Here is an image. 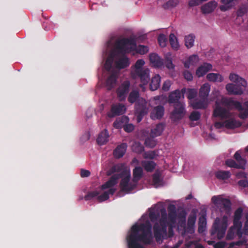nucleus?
<instances>
[{"label":"nucleus","instance_id":"nucleus-1","mask_svg":"<svg viewBox=\"0 0 248 248\" xmlns=\"http://www.w3.org/2000/svg\"><path fill=\"white\" fill-rule=\"evenodd\" d=\"M152 228V225L149 221L133 225L130 233L126 237L128 248H144L139 242L145 245L151 244L153 240Z\"/></svg>","mask_w":248,"mask_h":248},{"label":"nucleus","instance_id":"nucleus-2","mask_svg":"<svg viewBox=\"0 0 248 248\" xmlns=\"http://www.w3.org/2000/svg\"><path fill=\"white\" fill-rule=\"evenodd\" d=\"M145 62L142 59H139L135 62L133 69L131 72V76L133 79L139 78L140 81V86L142 88L147 85L150 80V70L148 68H144L143 66Z\"/></svg>","mask_w":248,"mask_h":248},{"label":"nucleus","instance_id":"nucleus-3","mask_svg":"<svg viewBox=\"0 0 248 248\" xmlns=\"http://www.w3.org/2000/svg\"><path fill=\"white\" fill-rule=\"evenodd\" d=\"M229 79L231 81L235 83V84L229 83L226 85V89L229 93L235 95L242 94L243 93L242 88H245L247 85L245 79L234 74H231L229 76Z\"/></svg>","mask_w":248,"mask_h":248},{"label":"nucleus","instance_id":"nucleus-4","mask_svg":"<svg viewBox=\"0 0 248 248\" xmlns=\"http://www.w3.org/2000/svg\"><path fill=\"white\" fill-rule=\"evenodd\" d=\"M128 45L136 47V39L130 37L118 39L115 42L114 47L118 54L124 55L134 50L132 46L129 47Z\"/></svg>","mask_w":248,"mask_h":248},{"label":"nucleus","instance_id":"nucleus-5","mask_svg":"<svg viewBox=\"0 0 248 248\" xmlns=\"http://www.w3.org/2000/svg\"><path fill=\"white\" fill-rule=\"evenodd\" d=\"M220 103L228 108H235L240 111L239 114L240 118L245 119L248 117V109H244L240 102L233 100L231 98L222 97Z\"/></svg>","mask_w":248,"mask_h":248},{"label":"nucleus","instance_id":"nucleus-6","mask_svg":"<svg viewBox=\"0 0 248 248\" xmlns=\"http://www.w3.org/2000/svg\"><path fill=\"white\" fill-rule=\"evenodd\" d=\"M118 175L121 176L120 178H122L120 187L122 192L128 193L135 188L137 184L130 182L131 175L129 171L124 170Z\"/></svg>","mask_w":248,"mask_h":248},{"label":"nucleus","instance_id":"nucleus-7","mask_svg":"<svg viewBox=\"0 0 248 248\" xmlns=\"http://www.w3.org/2000/svg\"><path fill=\"white\" fill-rule=\"evenodd\" d=\"M219 221L217 218L215 220L211 231V234H217V238L221 239L224 237L228 226L227 216H224L220 223Z\"/></svg>","mask_w":248,"mask_h":248},{"label":"nucleus","instance_id":"nucleus-8","mask_svg":"<svg viewBox=\"0 0 248 248\" xmlns=\"http://www.w3.org/2000/svg\"><path fill=\"white\" fill-rule=\"evenodd\" d=\"M135 109L137 122L140 123L144 116L148 113V108L146 100L143 98L139 99L136 103Z\"/></svg>","mask_w":248,"mask_h":248},{"label":"nucleus","instance_id":"nucleus-9","mask_svg":"<svg viewBox=\"0 0 248 248\" xmlns=\"http://www.w3.org/2000/svg\"><path fill=\"white\" fill-rule=\"evenodd\" d=\"M174 109L171 113V119L174 122L181 120L185 115V108L182 103L174 104Z\"/></svg>","mask_w":248,"mask_h":248},{"label":"nucleus","instance_id":"nucleus-10","mask_svg":"<svg viewBox=\"0 0 248 248\" xmlns=\"http://www.w3.org/2000/svg\"><path fill=\"white\" fill-rule=\"evenodd\" d=\"M126 108L124 105L121 103L112 104L109 111L107 113L109 118H113L116 116L123 114L125 111Z\"/></svg>","mask_w":248,"mask_h":248},{"label":"nucleus","instance_id":"nucleus-11","mask_svg":"<svg viewBox=\"0 0 248 248\" xmlns=\"http://www.w3.org/2000/svg\"><path fill=\"white\" fill-rule=\"evenodd\" d=\"M130 83L128 80L124 81L117 89V94L120 100L125 99L126 96L129 91Z\"/></svg>","mask_w":248,"mask_h":248},{"label":"nucleus","instance_id":"nucleus-12","mask_svg":"<svg viewBox=\"0 0 248 248\" xmlns=\"http://www.w3.org/2000/svg\"><path fill=\"white\" fill-rule=\"evenodd\" d=\"M243 209L241 207H239L234 212L233 217V224L234 226L237 227L238 228L237 233L239 236L243 234L242 230V223L241 221V219L242 217Z\"/></svg>","mask_w":248,"mask_h":248},{"label":"nucleus","instance_id":"nucleus-13","mask_svg":"<svg viewBox=\"0 0 248 248\" xmlns=\"http://www.w3.org/2000/svg\"><path fill=\"white\" fill-rule=\"evenodd\" d=\"M213 116L224 119L228 118L230 116V113L227 109L221 107L218 101H216V108L214 110Z\"/></svg>","mask_w":248,"mask_h":248},{"label":"nucleus","instance_id":"nucleus-14","mask_svg":"<svg viewBox=\"0 0 248 248\" xmlns=\"http://www.w3.org/2000/svg\"><path fill=\"white\" fill-rule=\"evenodd\" d=\"M154 237L157 242L161 240L163 234L167 232V228L164 229L163 226H160L158 222L155 223L153 226Z\"/></svg>","mask_w":248,"mask_h":248},{"label":"nucleus","instance_id":"nucleus-15","mask_svg":"<svg viewBox=\"0 0 248 248\" xmlns=\"http://www.w3.org/2000/svg\"><path fill=\"white\" fill-rule=\"evenodd\" d=\"M186 91L185 88L182 89L181 91L178 90H176L173 92L170 93L168 98V102L170 103H174L175 104L178 103H181L179 101V99L181 98V93L184 94Z\"/></svg>","mask_w":248,"mask_h":248},{"label":"nucleus","instance_id":"nucleus-16","mask_svg":"<svg viewBox=\"0 0 248 248\" xmlns=\"http://www.w3.org/2000/svg\"><path fill=\"white\" fill-rule=\"evenodd\" d=\"M164 114V108L163 106L158 105L155 107L150 114L152 120L161 119Z\"/></svg>","mask_w":248,"mask_h":248},{"label":"nucleus","instance_id":"nucleus-17","mask_svg":"<svg viewBox=\"0 0 248 248\" xmlns=\"http://www.w3.org/2000/svg\"><path fill=\"white\" fill-rule=\"evenodd\" d=\"M149 60L150 62L155 67L160 68L163 66L164 62L163 59L156 53L150 54Z\"/></svg>","mask_w":248,"mask_h":248},{"label":"nucleus","instance_id":"nucleus-18","mask_svg":"<svg viewBox=\"0 0 248 248\" xmlns=\"http://www.w3.org/2000/svg\"><path fill=\"white\" fill-rule=\"evenodd\" d=\"M212 68V64L209 63H204L199 66L196 71V75L198 77H202L205 75Z\"/></svg>","mask_w":248,"mask_h":248},{"label":"nucleus","instance_id":"nucleus-19","mask_svg":"<svg viewBox=\"0 0 248 248\" xmlns=\"http://www.w3.org/2000/svg\"><path fill=\"white\" fill-rule=\"evenodd\" d=\"M121 176L118 174L112 175L109 180L101 186V189L104 190L113 187L117 184V180L120 178Z\"/></svg>","mask_w":248,"mask_h":248},{"label":"nucleus","instance_id":"nucleus-20","mask_svg":"<svg viewBox=\"0 0 248 248\" xmlns=\"http://www.w3.org/2000/svg\"><path fill=\"white\" fill-rule=\"evenodd\" d=\"M217 6V2L216 1H210L201 7V11L204 14H210L214 11Z\"/></svg>","mask_w":248,"mask_h":248},{"label":"nucleus","instance_id":"nucleus-21","mask_svg":"<svg viewBox=\"0 0 248 248\" xmlns=\"http://www.w3.org/2000/svg\"><path fill=\"white\" fill-rule=\"evenodd\" d=\"M168 219L171 225L176 222L177 213L176 207L173 204H170L168 206Z\"/></svg>","mask_w":248,"mask_h":248},{"label":"nucleus","instance_id":"nucleus-22","mask_svg":"<svg viewBox=\"0 0 248 248\" xmlns=\"http://www.w3.org/2000/svg\"><path fill=\"white\" fill-rule=\"evenodd\" d=\"M115 64L117 68L119 69H124L129 66L130 64L129 59L124 55L116 62Z\"/></svg>","mask_w":248,"mask_h":248},{"label":"nucleus","instance_id":"nucleus-23","mask_svg":"<svg viewBox=\"0 0 248 248\" xmlns=\"http://www.w3.org/2000/svg\"><path fill=\"white\" fill-rule=\"evenodd\" d=\"M127 148L126 143H122L118 145L113 151V155L115 158H120L123 156Z\"/></svg>","mask_w":248,"mask_h":248},{"label":"nucleus","instance_id":"nucleus-24","mask_svg":"<svg viewBox=\"0 0 248 248\" xmlns=\"http://www.w3.org/2000/svg\"><path fill=\"white\" fill-rule=\"evenodd\" d=\"M117 75L116 73H112L107 79L106 85L108 90H110L114 87L116 85Z\"/></svg>","mask_w":248,"mask_h":248},{"label":"nucleus","instance_id":"nucleus-25","mask_svg":"<svg viewBox=\"0 0 248 248\" xmlns=\"http://www.w3.org/2000/svg\"><path fill=\"white\" fill-rule=\"evenodd\" d=\"M210 91V85L208 83L203 84L199 91V96L202 100H206Z\"/></svg>","mask_w":248,"mask_h":248},{"label":"nucleus","instance_id":"nucleus-26","mask_svg":"<svg viewBox=\"0 0 248 248\" xmlns=\"http://www.w3.org/2000/svg\"><path fill=\"white\" fill-rule=\"evenodd\" d=\"M109 134L107 129H105L98 135L96 141L100 145H104L106 144L108 140Z\"/></svg>","mask_w":248,"mask_h":248},{"label":"nucleus","instance_id":"nucleus-27","mask_svg":"<svg viewBox=\"0 0 248 248\" xmlns=\"http://www.w3.org/2000/svg\"><path fill=\"white\" fill-rule=\"evenodd\" d=\"M143 175V170L141 167H136L133 170L132 181L137 184L138 182L141 179Z\"/></svg>","mask_w":248,"mask_h":248},{"label":"nucleus","instance_id":"nucleus-28","mask_svg":"<svg viewBox=\"0 0 248 248\" xmlns=\"http://www.w3.org/2000/svg\"><path fill=\"white\" fill-rule=\"evenodd\" d=\"M238 228L237 227L234 226L233 224L232 226L230 227L228 231L227 235L226 236V239L227 240H232L234 237L237 235L239 238H241L242 236H239V235L237 233Z\"/></svg>","mask_w":248,"mask_h":248},{"label":"nucleus","instance_id":"nucleus-29","mask_svg":"<svg viewBox=\"0 0 248 248\" xmlns=\"http://www.w3.org/2000/svg\"><path fill=\"white\" fill-rule=\"evenodd\" d=\"M141 164L147 172H152L156 166V163L152 160L142 161Z\"/></svg>","mask_w":248,"mask_h":248},{"label":"nucleus","instance_id":"nucleus-30","mask_svg":"<svg viewBox=\"0 0 248 248\" xmlns=\"http://www.w3.org/2000/svg\"><path fill=\"white\" fill-rule=\"evenodd\" d=\"M161 78L159 75H155L151 79L150 89L152 91H155L160 87Z\"/></svg>","mask_w":248,"mask_h":248},{"label":"nucleus","instance_id":"nucleus-31","mask_svg":"<svg viewBox=\"0 0 248 248\" xmlns=\"http://www.w3.org/2000/svg\"><path fill=\"white\" fill-rule=\"evenodd\" d=\"M165 124L163 123H159L157 124L155 127L151 130V136L153 138H155L161 135L164 129Z\"/></svg>","mask_w":248,"mask_h":248},{"label":"nucleus","instance_id":"nucleus-32","mask_svg":"<svg viewBox=\"0 0 248 248\" xmlns=\"http://www.w3.org/2000/svg\"><path fill=\"white\" fill-rule=\"evenodd\" d=\"M215 175L217 179L225 180L230 178L231 173L229 171L218 170L215 172Z\"/></svg>","mask_w":248,"mask_h":248},{"label":"nucleus","instance_id":"nucleus-33","mask_svg":"<svg viewBox=\"0 0 248 248\" xmlns=\"http://www.w3.org/2000/svg\"><path fill=\"white\" fill-rule=\"evenodd\" d=\"M208 80L211 82H221L223 80L222 76L218 73H211L206 76Z\"/></svg>","mask_w":248,"mask_h":248},{"label":"nucleus","instance_id":"nucleus-34","mask_svg":"<svg viewBox=\"0 0 248 248\" xmlns=\"http://www.w3.org/2000/svg\"><path fill=\"white\" fill-rule=\"evenodd\" d=\"M199 57L197 55L190 56L188 60L185 61L184 66L186 68H189L190 65H195L199 62Z\"/></svg>","mask_w":248,"mask_h":248},{"label":"nucleus","instance_id":"nucleus-35","mask_svg":"<svg viewBox=\"0 0 248 248\" xmlns=\"http://www.w3.org/2000/svg\"><path fill=\"white\" fill-rule=\"evenodd\" d=\"M240 126V123L234 119H229L225 121V127L229 129H234Z\"/></svg>","mask_w":248,"mask_h":248},{"label":"nucleus","instance_id":"nucleus-36","mask_svg":"<svg viewBox=\"0 0 248 248\" xmlns=\"http://www.w3.org/2000/svg\"><path fill=\"white\" fill-rule=\"evenodd\" d=\"M140 98L139 92L137 90H132L129 93L128 97V101L129 103L133 104L136 103Z\"/></svg>","mask_w":248,"mask_h":248},{"label":"nucleus","instance_id":"nucleus-37","mask_svg":"<svg viewBox=\"0 0 248 248\" xmlns=\"http://www.w3.org/2000/svg\"><path fill=\"white\" fill-rule=\"evenodd\" d=\"M195 36L193 34L186 35L185 37V44L187 48H190L194 46Z\"/></svg>","mask_w":248,"mask_h":248},{"label":"nucleus","instance_id":"nucleus-38","mask_svg":"<svg viewBox=\"0 0 248 248\" xmlns=\"http://www.w3.org/2000/svg\"><path fill=\"white\" fill-rule=\"evenodd\" d=\"M169 42L171 47L174 50H178L179 47L177 37L174 33H170L169 36Z\"/></svg>","mask_w":248,"mask_h":248},{"label":"nucleus","instance_id":"nucleus-39","mask_svg":"<svg viewBox=\"0 0 248 248\" xmlns=\"http://www.w3.org/2000/svg\"><path fill=\"white\" fill-rule=\"evenodd\" d=\"M234 0H221L223 5L219 7L221 11H226L230 9L232 6V2Z\"/></svg>","mask_w":248,"mask_h":248},{"label":"nucleus","instance_id":"nucleus-40","mask_svg":"<svg viewBox=\"0 0 248 248\" xmlns=\"http://www.w3.org/2000/svg\"><path fill=\"white\" fill-rule=\"evenodd\" d=\"M128 118L126 116H123L119 119L116 120L113 123V126L117 129H120L124 127V123L127 121Z\"/></svg>","mask_w":248,"mask_h":248},{"label":"nucleus","instance_id":"nucleus-41","mask_svg":"<svg viewBox=\"0 0 248 248\" xmlns=\"http://www.w3.org/2000/svg\"><path fill=\"white\" fill-rule=\"evenodd\" d=\"M158 223L160 226H163L164 229H165V227H167V225L168 224L167 221V215L166 211L164 209L161 210V217Z\"/></svg>","mask_w":248,"mask_h":248},{"label":"nucleus","instance_id":"nucleus-42","mask_svg":"<svg viewBox=\"0 0 248 248\" xmlns=\"http://www.w3.org/2000/svg\"><path fill=\"white\" fill-rule=\"evenodd\" d=\"M219 205H221L224 208L227 213L230 212L231 209V202L229 199L222 198Z\"/></svg>","mask_w":248,"mask_h":248},{"label":"nucleus","instance_id":"nucleus-43","mask_svg":"<svg viewBox=\"0 0 248 248\" xmlns=\"http://www.w3.org/2000/svg\"><path fill=\"white\" fill-rule=\"evenodd\" d=\"M226 165L231 168L244 169L242 164H238V163H236L234 160L232 159L227 160L226 161Z\"/></svg>","mask_w":248,"mask_h":248},{"label":"nucleus","instance_id":"nucleus-44","mask_svg":"<svg viewBox=\"0 0 248 248\" xmlns=\"http://www.w3.org/2000/svg\"><path fill=\"white\" fill-rule=\"evenodd\" d=\"M132 150L137 153H141L144 151V147L139 142H135L132 147Z\"/></svg>","mask_w":248,"mask_h":248},{"label":"nucleus","instance_id":"nucleus-45","mask_svg":"<svg viewBox=\"0 0 248 248\" xmlns=\"http://www.w3.org/2000/svg\"><path fill=\"white\" fill-rule=\"evenodd\" d=\"M234 158L237 161L238 164H242L243 168L245 169V166L246 163V161L245 159L243 158L239 151H237L234 155Z\"/></svg>","mask_w":248,"mask_h":248},{"label":"nucleus","instance_id":"nucleus-46","mask_svg":"<svg viewBox=\"0 0 248 248\" xmlns=\"http://www.w3.org/2000/svg\"><path fill=\"white\" fill-rule=\"evenodd\" d=\"M206 224V219L204 216H202L199 218V223L198 231L199 232H202L203 231L202 229L204 228Z\"/></svg>","mask_w":248,"mask_h":248},{"label":"nucleus","instance_id":"nucleus-47","mask_svg":"<svg viewBox=\"0 0 248 248\" xmlns=\"http://www.w3.org/2000/svg\"><path fill=\"white\" fill-rule=\"evenodd\" d=\"M158 42L159 45L163 47L166 46L167 38L165 35L160 34L157 38Z\"/></svg>","mask_w":248,"mask_h":248},{"label":"nucleus","instance_id":"nucleus-48","mask_svg":"<svg viewBox=\"0 0 248 248\" xmlns=\"http://www.w3.org/2000/svg\"><path fill=\"white\" fill-rule=\"evenodd\" d=\"M206 100H200L196 102L193 104V107L194 108H204L207 106V104L205 102Z\"/></svg>","mask_w":248,"mask_h":248},{"label":"nucleus","instance_id":"nucleus-49","mask_svg":"<svg viewBox=\"0 0 248 248\" xmlns=\"http://www.w3.org/2000/svg\"><path fill=\"white\" fill-rule=\"evenodd\" d=\"M144 143L147 147L154 148L155 146L156 142L154 139L148 138L145 139Z\"/></svg>","mask_w":248,"mask_h":248},{"label":"nucleus","instance_id":"nucleus-50","mask_svg":"<svg viewBox=\"0 0 248 248\" xmlns=\"http://www.w3.org/2000/svg\"><path fill=\"white\" fill-rule=\"evenodd\" d=\"M189 118L192 121H198L201 118V113L198 111H194L191 113Z\"/></svg>","mask_w":248,"mask_h":248},{"label":"nucleus","instance_id":"nucleus-51","mask_svg":"<svg viewBox=\"0 0 248 248\" xmlns=\"http://www.w3.org/2000/svg\"><path fill=\"white\" fill-rule=\"evenodd\" d=\"M148 50V47L143 45H140L136 48L137 52L140 54H144L147 53Z\"/></svg>","mask_w":248,"mask_h":248},{"label":"nucleus","instance_id":"nucleus-52","mask_svg":"<svg viewBox=\"0 0 248 248\" xmlns=\"http://www.w3.org/2000/svg\"><path fill=\"white\" fill-rule=\"evenodd\" d=\"M99 194V192L97 191L90 192L84 197V199L86 201L91 200L93 198L97 197Z\"/></svg>","mask_w":248,"mask_h":248},{"label":"nucleus","instance_id":"nucleus-53","mask_svg":"<svg viewBox=\"0 0 248 248\" xmlns=\"http://www.w3.org/2000/svg\"><path fill=\"white\" fill-rule=\"evenodd\" d=\"M177 4V0H170L164 4L163 7L165 9L169 8L170 7H175Z\"/></svg>","mask_w":248,"mask_h":248},{"label":"nucleus","instance_id":"nucleus-54","mask_svg":"<svg viewBox=\"0 0 248 248\" xmlns=\"http://www.w3.org/2000/svg\"><path fill=\"white\" fill-rule=\"evenodd\" d=\"M197 92L195 89H188L187 92V97L191 100L195 98L197 95Z\"/></svg>","mask_w":248,"mask_h":248},{"label":"nucleus","instance_id":"nucleus-55","mask_svg":"<svg viewBox=\"0 0 248 248\" xmlns=\"http://www.w3.org/2000/svg\"><path fill=\"white\" fill-rule=\"evenodd\" d=\"M196 220L195 216H190L187 219V226L189 228H192L194 226Z\"/></svg>","mask_w":248,"mask_h":248},{"label":"nucleus","instance_id":"nucleus-56","mask_svg":"<svg viewBox=\"0 0 248 248\" xmlns=\"http://www.w3.org/2000/svg\"><path fill=\"white\" fill-rule=\"evenodd\" d=\"M109 198L108 193L105 191L103 194L97 196V199L99 202L107 200Z\"/></svg>","mask_w":248,"mask_h":248},{"label":"nucleus","instance_id":"nucleus-57","mask_svg":"<svg viewBox=\"0 0 248 248\" xmlns=\"http://www.w3.org/2000/svg\"><path fill=\"white\" fill-rule=\"evenodd\" d=\"M124 168V165L122 164H118L113 166L111 169L112 172H119L121 171Z\"/></svg>","mask_w":248,"mask_h":248},{"label":"nucleus","instance_id":"nucleus-58","mask_svg":"<svg viewBox=\"0 0 248 248\" xmlns=\"http://www.w3.org/2000/svg\"><path fill=\"white\" fill-rule=\"evenodd\" d=\"M166 67L169 69H173L174 68V65L172 63L171 59L167 58L164 62Z\"/></svg>","mask_w":248,"mask_h":248},{"label":"nucleus","instance_id":"nucleus-59","mask_svg":"<svg viewBox=\"0 0 248 248\" xmlns=\"http://www.w3.org/2000/svg\"><path fill=\"white\" fill-rule=\"evenodd\" d=\"M155 156V153L154 151L148 152L145 153L144 155V157L145 159H153Z\"/></svg>","mask_w":248,"mask_h":248},{"label":"nucleus","instance_id":"nucleus-60","mask_svg":"<svg viewBox=\"0 0 248 248\" xmlns=\"http://www.w3.org/2000/svg\"><path fill=\"white\" fill-rule=\"evenodd\" d=\"M123 128L125 132L129 133L132 132L134 130V126L132 124H124Z\"/></svg>","mask_w":248,"mask_h":248},{"label":"nucleus","instance_id":"nucleus-61","mask_svg":"<svg viewBox=\"0 0 248 248\" xmlns=\"http://www.w3.org/2000/svg\"><path fill=\"white\" fill-rule=\"evenodd\" d=\"M183 75L184 78L187 81H191L193 79L192 74L188 71L186 70L184 72Z\"/></svg>","mask_w":248,"mask_h":248},{"label":"nucleus","instance_id":"nucleus-62","mask_svg":"<svg viewBox=\"0 0 248 248\" xmlns=\"http://www.w3.org/2000/svg\"><path fill=\"white\" fill-rule=\"evenodd\" d=\"M153 181L155 184H158L160 183V174L157 173H155L153 175Z\"/></svg>","mask_w":248,"mask_h":248},{"label":"nucleus","instance_id":"nucleus-63","mask_svg":"<svg viewBox=\"0 0 248 248\" xmlns=\"http://www.w3.org/2000/svg\"><path fill=\"white\" fill-rule=\"evenodd\" d=\"M201 0H190L188 2V5L189 7H193L199 5L201 3Z\"/></svg>","mask_w":248,"mask_h":248},{"label":"nucleus","instance_id":"nucleus-64","mask_svg":"<svg viewBox=\"0 0 248 248\" xmlns=\"http://www.w3.org/2000/svg\"><path fill=\"white\" fill-rule=\"evenodd\" d=\"M222 198L220 197L219 196H214L212 197L211 200L212 202L215 204H220L221 202V200Z\"/></svg>","mask_w":248,"mask_h":248}]
</instances>
